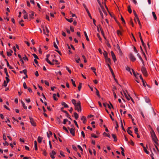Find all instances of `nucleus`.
Returning a JSON list of instances; mask_svg holds the SVG:
<instances>
[{
	"label": "nucleus",
	"instance_id": "obj_1",
	"mask_svg": "<svg viewBox=\"0 0 159 159\" xmlns=\"http://www.w3.org/2000/svg\"><path fill=\"white\" fill-rule=\"evenodd\" d=\"M152 133L151 134V136L152 139L156 145H158L159 144L157 142L158 140L155 134V133L153 130H152Z\"/></svg>",
	"mask_w": 159,
	"mask_h": 159
},
{
	"label": "nucleus",
	"instance_id": "obj_2",
	"mask_svg": "<svg viewBox=\"0 0 159 159\" xmlns=\"http://www.w3.org/2000/svg\"><path fill=\"white\" fill-rule=\"evenodd\" d=\"M75 110H76L78 111H81V106L80 101H78L76 104L75 105Z\"/></svg>",
	"mask_w": 159,
	"mask_h": 159
},
{
	"label": "nucleus",
	"instance_id": "obj_3",
	"mask_svg": "<svg viewBox=\"0 0 159 159\" xmlns=\"http://www.w3.org/2000/svg\"><path fill=\"white\" fill-rule=\"evenodd\" d=\"M141 70L143 75L145 76H147L148 74L146 68L144 66H142Z\"/></svg>",
	"mask_w": 159,
	"mask_h": 159
},
{
	"label": "nucleus",
	"instance_id": "obj_4",
	"mask_svg": "<svg viewBox=\"0 0 159 159\" xmlns=\"http://www.w3.org/2000/svg\"><path fill=\"white\" fill-rule=\"evenodd\" d=\"M71 126L72 128L70 129L69 127H68V128L69 129L70 132V133L73 136H74L75 135V129L73 128L74 127V126L73 125H71Z\"/></svg>",
	"mask_w": 159,
	"mask_h": 159
},
{
	"label": "nucleus",
	"instance_id": "obj_5",
	"mask_svg": "<svg viewBox=\"0 0 159 159\" xmlns=\"http://www.w3.org/2000/svg\"><path fill=\"white\" fill-rule=\"evenodd\" d=\"M43 28L44 34L48 35V34L49 33V31L47 27L45 26L44 27V26H43Z\"/></svg>",
	"mask_w": 159,
	"mask_h": 159
},
{
	"label": "nucleus",
	"instance_id": "obj_6",
	"mask_svg": "<svg viewBox=\"0 0 159 159\" xmlns=\"http://www.w3.org/2000/svg\"><path fill=\"white\" fill-rule=\"evenodd\" d=\"M129 58L130 60L133 62L136 60V58L134 55L132 53H130L129 54Z\"/></svg>",
	"mask_w": 159,
	"mask_h": 159
},
{
	"label": "nucleus",
	"instance_id": "obj_7",
	"mask_svg": "<svg viewBox=\"0 0 159 159\" xmlns=\"http://www.w3.org/2000/svg\"><path fill=\"white\" fill-rule=\"evenodd\" d=\"M56 154V152L54 150L52 151L50 153V156L51 158L53 159L55 158L54 155Z\"/></svg>",
	"mask_w": 159,
	"mask_h": 159
},
{
	"label": "nucleus",
	"instance_id": "obj_8",
	"mask_svg": "<svg viewBox=\"0 0 159 159\" xmlns=\"http://www.w3.org/2000/svg\"><path fill=\"white\" fill-rule=\"evenodd\" d=\"M30 120L31 124L34 126H36V124L34 120L33 119L31 118H30Z\"/></svg>",
	"mask_w": 159,
	"mask_h": 159
},
{
	"label": "nucleus",
	"instance_id": "obj_9",
	"mask_svg": "<svg viewBox=\"0 0 159 159\" xmlns=\"http://www.w3.org/2000/svg\"><path fill=\"white\" fill-rule=\"evenodd\" d=\"M131 128V127H128L127 129V132L132 137H134L133 135L132 134V131L130 130Z\"/></svg>",
	"mask_w": 159,
	"mask_h": 159
},
{
	"label": "nucleus",
	"instance_id": "obj_10",
	"mask_svg": "<svg viewBox=\"0 0 159 159\" xmlns=\"http://www.w3.org/2000/svg\"><path fill=\"white\" fill-rule=\"evenodd\" d=\"M111 56L112 57V59L114 62H115L116 61V57L112 51H111Z\"/></svg>",
	"mask_w": 159,
	"mask_h": 159
},
{
	"label": "nucleus",
	"instance_id": "obj_11",
	"mask_svg": "<svg viewBox=\"0 0 159 159\" xmlns=\"http://www.w3.org/2000/svg\"><path fill=\"white\" fill-rule=\"evenodd\" d=\"M81 120L83 121L84 124H85L86 122V119L85 117L84 116H82L81 118Z\"/></svg>",
	"mask_w": 159,
	"mask_h": 159
},
{
	"label": "nucleus",
	"instance_id": "obj_12",
	"mask_svg": "<svg viewBox=\"0 0 159 159\" xmlns=\"http://www.w3.org/2000/svg\"><path fill=\"white\" fill-rule=\"evenodd\" d=\"M30 14H29V16L30 17V18L31 19H34V12L31 11L30 12Z\"/></svg>",
	"mask_w": 159,
	"mask_h": 159
},
{
	"label": "nucleus",
	"instance_id": "obj_13",
	"mask_svg": "<svg viewBox=\"0 0 159 159\" xmlns=\"http://www.w3.org/2000/svg\"><path fill=\"white\" fill-rule=\"evenodd\" d=\"M107 66H108V67H109V70H110L111 73L112 74V76H113L114 77V76H115L114 74L113 70H112V69H111L110 64H107Z\"/></svg>",
	"mask_w": 159,
	"mask_h": 159
},
{
	"label": "nucleus",
	"instance_id": "obj_14",
	"mask_svg": "<svg viewBox=\"0 0 159 159\" xmlns=\"http://www.w3.org/2000/svg\"><path fill=\"white\" fill-rule=\"evenodd\" d=\"M132 70L134 76L137 79L138 77V76L139 75V74L138 73H136L133 69H132Z\"/></svg>",
	"mask_w": 159,
	"mask_h": 159
},
{
	"label": "nucleus",
	"instance_id": "obj_15",
	"mask_svg": "<svg viewBox=\"0 0 159 159\" xmlns=\"http://www.w3.org/2000/svg\"><path fill=\"white\" fill-rule=\"evenodd\" d=\"M106 62L107 63V65L111 63V61L110 58L107 57L105 59Z\"/></svg>",
	"mask_w": 159,
	"mask_h": 159
},
{
	"label": "nucleus",
	"instance_id": "obj_16",
	"mask_svg": "<svg viewBox=\"0 0 159 159\" xmlns=\"http://www.w3.org/2000/svg\"><path fill=\"white\" fill-rule=\"evenodd\" d=\"M112 136V138L114 139V141L115 142H116L117 141V139L116 138V136L115 134H111Z\"/></svg>",
	"mask_w": 159,
	"mask_h": 159
},
{
	"label": "nucleus",
	"instance_id": "obj_17",
	"mask_svg": "<svg viewBox=\"0 0 159 159\" xmlns=\"http://www.w3.org/2000/svg\"><path fill=\"white\" fill-rule=\"evenodd\" d=\"M61 104L65 108H68L69 107L64 102H61Z\"/></svg>",
	"mask_w": 159,
	"mask_h": 159
},
{
	"label": "nucleus",
	"instance_id": "obj_18",
	"mask_svg": "<svg viewBox=\"0 0 159 159\" xmlns=\"http://www.w3.org/2000/svg\"><path fill=\"white\" fill-rule=\"evenodd\" d=\"M43 139V138L42 137L40 136H39L38 138V141L39 143H41L42 140Z\"/></svg>",
	"mask_w": 159,
	"mask_h": 159
},
{
	"label": "nucleus",
	"instance_id": "obj_19",
	"mask_svg": "<svg viewBox=\"0 0 159 159\" xmlns=\"http://www.w3.org/2000/svg\"><path fill=\"white\" fill-rule=\"evenodd\" d=\"M46 61L49 64L51 65H54V63H53L51 62L48 59V58H46L45 59Z\"/></svg>",
	"mask_w": 159,
	"mask_h": 159
},
{
	"label": "nucleus",
	"instance_id": "obj_20",
	"mask_svg": "<svg viewBox=\"0 0 159 159\" xmlns=\"http://www.w3.org/2000/svg\"><path fill=\"white\" fill-rule=\"evenodd\" d=\"M95 90H96V93L98 97H100V95L99 92V91L96 88H95Z\"/></svg>",
	"mask_w": 159,
	"mask_h": 159
},
{
	"label": "nucleus",
	"instance_id": "obj_21",
	"mask_svg": "<svg viewBox=\"0 0 159 159\" xmlns=\"http://www.w3.org/2000/svg\"><path fill=\"white\" fill-rule=\"evenodd\" d=\"M109 103H110V105L108 104H107L108 107V108L110 109H111V108H113V107L112 105V104L111 103V102H109Z\"/></svg>",
	"mask_w": 159,
	"mask_h": 159
},
{
	"label": "nucleus",
	"instance_id": "obj_22",
	"mask_svg": "<svg viewBox=\"0 0 159 159\" xmlns=\"http://www.w3.org/2000/svg\"><path fill=\"white\" fill-rule=\"evenodd\" d=\"M74 116L75 118V119L76 120H77L79 117V116L78 114L76 112H75L74 113Z\"/></svg>",
	"mask_w": 159,
	"mask_h": 159
},
{
	"label": "nucleus",
	"instance_id": "obj_23",
	"mask_svg": "<svg viewBox=\"0 0 159 159\" xmlns=\"http://www.w3.org/2000/svg\"><path fill=\"white\" fill-rule=\"evenodd\" d=\"M140 40H141V41L142 42V44L143 45V46L145 48V49H146V45H145V44L143 40V39H140Z\"/></svg>",
	"mask_w": 159,
	"mask_h": 159
},
{
	"label": "nucleus",
	"instance_id": "obj_24",
	"mask_svg": "<svg viewBox=\"0 0 159 159\" xmlns=\"http://www.w3.org/2000/svg\"><path fill=\"white\" fill-rule=\"evenodd\" d=\"M144 98L145 100V101L147 103H149L150 102V100L149 99V98H148L147 97H144Z\"/></svg>",
	"mask_w": 159,
	"mask_h": 159
},
{
	"label": "nucleus",
	"instance_id": "obj_25",
	"mask_svg": "<svg viewBox=\"0 0 159 159\" xmlns=\"http://www.w3.org/2000/svg\"><path fill=\"white\" fill-rule=\"evenodd\" d=\"M84 35L85 36V38H86V40L88 41H89V38H88V37L87 36V33L86 32V31H84Z\"/></svg>",
	"mask_w": 159,
	"mask_h": 159
},
{
	"label": "nucleus",
	"instance_id": "obj_26",
	"mask_svg": "<svg viewBox=\"0 0 159 159\" xmlns=\"http://www.w3.org/2000/svg\"><path fill=\"white\" fill-rule=\"evenodd\" d=\"M116 33L119 36L122 35V32L120 30H117Z\"/></svg>",
	"mask_w": 159,
	"mask_h": 159
},
{
	"label": "nucleus",
	"instance_id": "obj_27",
	"mask_svg": "<svg viewBox=\"0 0 159 159\" xmlns=\"http://www.w3.org/2000/svg\"><path fill=\"white\" fill-rule=\"evenodd\" d=\"M43 154L45 156H46L47 155V153L46 152L45 149L42 150Z\"/></svg>",
	"mask_w": 159,
	"mask_h": 159
},
{
	"label": "nucleus",
	"instance_id": "obj_28",
	"mask_svg": "<svg viewBox=\"0 0 159 159\" xmlns=\"http://www.w3.org/2000/svg\"><path fill=\"white\" fill-rule=\"evenodd\" d=\"M103 55L104 56L105 59L108 57L107 53L106 51H104V53H103Z\"/></svg>",
	"mask_w": 159,
	"mask_h": 159
},
{
	"label": "nucleus",
	"instance_id": "obj_29",
	"mask_svg": "<svg viewBox=\"0 0 159 159\" xmlns=\"http://www.w3.org/2000/svg\"><path fill=\"white\" fill-rule=\"evenodd\" d=\"M82 87V84L81 83H80L78 86V88L79 91H80V89Z\"/></svg>",
	"mask_w": 159,
	"mask_h": 159
},
{
	"label": "nucleus",
	"instance_id": "obj_30",
	"mask_svg": "<svg viewBox=\"0 0 159 159\" xmlns=\"http://www.w3.org/2000/svg\"><path fill=\"white\" fill-rule=\"evenodd\" d=\"M152 16H153L154 19L155 20H156L157 19V17L155 13L154 12H152Z\"/></svg>",
	"mask_w": 159,
	"mask_h": 159
},
{
	"label": "nucleus",
	"instance_id": "obj_31",
	"mask_svg": "<svg viewBox=\"0 0 159 159\" xmlns=\"http://www.w3.org/2000/svg\"><path fill=\"white\" fill-rule=\"evenodd\" d=\"M125 98L128 100H129L131 97L129 94H127V95H125Z\"/></svg>",
	"mask_w": 159,
	"mask_h": 159
},
{
	"label": "nucleus",
	"instance_id": "obj_32",
	"mask_svg": "<svg viewBox=\"0 0 159 159\" xmlns=\"http://www.w3.org/2000/svg\"><path fill=\"white\" fill-rule=\"evenodd\" d=\"M143 150L147 154H148L149 153V152L147 151V148H146V147H143Z\"/></svg>",
	"mask_w": 159,
	"mask_h": 159
},
{
	"label": "nucleus",
	"instance_id": "obj_33",
	"mask_svg": "<svg viewBox=\"0 0 159 159\" xmlns=\"http://www.w3.org/2000/svg\"><path fill=\"white\" fill-rule=\"evenodd\" d=\"M86 11H87V13L88 14V16L90 17V18L91 19H92V17H91V14H90V13H89V11L88 9H86Z\"/></svg>",
	"mask_w": 159,
	"mask_h": 159
},
{
	"label": "nucleus",
	"instance_id": "obj_34",
	"mask_svg": "<svg viewBox=\"0 0 159 159\" xmlns=\"http://www.w3.org/2000/svg\"><path fill=\"white\" fill-rule=\"evenodd\" d=\"M53 98L54 100L55 101H57L58 100V99L57 98V95L56 94H53Z\"/></svg>",
	"mask_w": 159,
	"mask_h": 159
},
{
	"label": "nucleus",
	"instance_id": "obj_35",
	"mask_svg": "<svg viewBox=\"0 0 159 159\" xmlns=\"http://www.w3.org/2000/svg\"><path fill=\"white\" fill-rule=\"evenodd\" d=\"M71 81L72 82V84L73 85L75 86L76 87V85L75 83V81L73 80L72 79H71Z\"/></svg>",
	"mask_w": 159,
	"mask_h": 159
},
{
	"label": "nucleus",
	"instance_id": "obj_36",
	"mask_svg": "<svg viewBox=\"0 0 159 159\" xmlns=\"http://www.w3.org/2000/svg\"><path fill=\"white\" fill-rule=\"evenodd\" d=\"M77 147L81 151V153L82 154L83 152V150L82 148H81V147L80 145H78Z\"/></svg>",
	"mask_w": 159,
	"mask_h": 159
},
{
	"label": "nucleus",
	"instance_id": "obj_37",
	"mask_svg": "<svg viewBox=\"0 0 159 159\" xmlns=\"http://www.w3.org/2000/svg\"><path fill=\"white\" fill-rule=\"evenodd\" d=\"M71 102L74 105H75V104H77V103H76V101L74 99H72L71 100Z\"/></svg>",
	"mask_w": 159,
	"mask_h": 159
},
{
	"label": "nucleus",
	"instance_id": "obj_38",
	"mask_svg": "<svg viewBox=\"0 0 159 159\" xmlns=\"http://www.w3.org/2000/svg\"><path fill=\"white\" fill-rule=\"evenodd\" d=\"M53 43H54L53 45H54V47L56 49H58V47L57 46V45L56 44V43L55 42H54Z\"/></svg>",
	"mask_w": 159,
	"mask_h": 159
},
{
	"label": "nucleus",
	"instance_id": "obj_39",
	"mask_svg": "<svg viewBox=\"0 0 159 159\" xmlns=\"http://www.w3.org/2000/svg\"><path fill=\"white\" fill-rule=\"evenodd\" d=\"M7 82L5 80H4L2 86L4 87H6L7 86Z\"/></svg>",
	"mask_w": 159,
	"mask_h": 159
},
{
	"label": "nucleus",
	"instance_id": "obj_40",
	"mask_svg": "<svg viewBox=\"0 0 159 159\" xmlns=\"http://www.w3.org/2000/svg\"><path fill=\"white\" fill-rule=\"evenodd\" d=\"M23 22L24 20H20L19 21V23L22 26H24V24L23 23Z\"/></svg>",
	"mask_w": 159,
	"mask_h": 159
},
{
	"label": "nucleus",
	"instance_id": "obj_41",
	"mask_svg": "<svg viewBox=\"0 0 159 159\" xmlns=\"http://www.w3.org/2000/svg\"><path fill=\"white\" fill-rule=\"evenodd\" d=\"M137 56L139 57V58L143 62V60L141 57V56L139 54V53H138L137 54Z\"/></svg>",
	"mask_w": 159,
	"mask_h": 159
},
{
	"label": "nucleus",
	"instance_id": "obj_42",
	"mask_svg": "<svg viewBox=\"0 0 159 159\" xmlns=\"http://www.w3.org/2000/svg\"><path fill=\"white\" fill-rule=\"evenodd\" d=\"M120 121H121V126L122 127V129L124 131H125V130L123 126V124H122V120H120Z\"/></svg>",
	"mask_w": 159,
	"mask_h": 159
},
{
	"label": "nucleus",
	"instance_id": "obj_43",
	"mask_svg": "<svg viewBox=\"0 0 159 159\" xmlns=\"http://www.w3.org/2000/svg\"><path fill=\"white\" fill-rule=\"evenodd\" d=\"M103 135H106L107 136V137H108L109 138H110L111 137L109 134H107V133L106 132H104L103 133Z\"/></svg>",
	"mask_w": 159,
	"mask_h": 159
},
{
	"label": "nucleus",
	"instance_id": "obj_44",
	"mask_svg": "<svg viewBox=\"0 0 159 159\" xmlns=\"http://www.w3.org/2000/svg\"><path fill=\"white\" fill-rule=\"evenodd\" d=\"M126 69L128 71H129L130 74L132 75V73L130 71V69L129 67L127 66L126 68Z\"/></svg>",
	"mask_w": 159,
	"mask_h": 159
},
{
	"label": "nucleus",
	"instance_id": "obj_45",
	"mask_svg": "<svg viewBox=\"0 0 159 159\" xmlns=\"http://www.w3.org/2000/svg\"><path fill=\"white\" fill-rule=\"evenodd\" d=\"M23 87L25 89H27V87L26 86V84L25 82H24L23 84Z\"/></svg>",
	"mask_w": 159,
	"mask_h": 159
},
{
	"label": "nucleus",
	"instance_id": "obj_46",
	"mask_svg": "<svg viewBox=\"0 0 159 159\" xmlns=\"http://www.w3.org/2000/svg\"><path fill=\"white\" fill-rule=\"evenodd\" d=\"M63 129L65 130L67 133H69V131L68 130V129H67L66 128L65 126H63Z\"/></svg>",
	"mask_w": 159,
	"mask_h": 159
},
{
	"label": "nucleus",
	"instance_id": "obj_47",
	"mask_svg": "<svg viewBox=\"0 0 159 159\" xmlns=\"http://www.w3.org/2000/svg\"><path fill=\"white\" fill-rule=\"evenodd\" d=\"M91 135L92 137L94 138H97L98 137V136L95 135L94 134H92Z\"/></svg>",
	"mask_w": 159,
	"mask_h": 159
},
{
	"label": "nucleus",
	"instance_id": "obj_48",
	"mask_svg": "<svg viewBox=\"0 0 159 159\" xmlns=\"http://www.w3.org/2000/svg\"><path fill=\"white\" fill-rule=\"evenodd\" d=\"M32 55L34 57V58H35V59H39V58H38V57L37 56V55L33 53V54Z\"/></svg>",
	"mask_w": 159,
	"mask_h": 159
},
{
	"label": "nucleus",
	"instance_id": "obj_49",
	"mask_svg": "<svg viewBox=\"0 0 159 159\" xmlns=\"http://www.w3.org/2000/svg\"><path fill=\"white\" fill-rule=\"evenodd\" d=\"M134 133L135 134L138 133V129L137 128H135L134 129Z\"/></svg>",
	"mask_w": 159,
	"mask_h": 159
},
{
	"label": "nucleus",
	"instance_id": "obj_50",
	"mask_svg": "<svg viewBox=\"0 0 159 159\" xmlns=\"http://www.w3.org/2000/svg\"><path fill=\"white\" fill-rule=\"evenodd\" d=\"M118 52H119V54L120 56H122L123 53H122V51H121V49L118 50Z\"/></svg>",
	"mask_w": 159,
	"mask_h": 159
},
{
	"label": "nucleus",
	"instance_id": "obj_51",
	"mask_svg": "<svg viewBox=\"0 0 159 159\" xmlns=\"http://www.w3.org/2000/svg\"><path fill=\"white\" fill-rule=\"evenodd\" d=\"M66 70L68 71L69 73L71 74V70L69 69V68L67 66L66 67Z\"/></svg>",
	"mask_w": 159,
	"mask_h": 159
},
{
	"label": "nucleus",
	"instance_id": "obj_52",
	"mask_svg": "<svg viewBox=\"0 0 159 159\" xmlns=\"http://www.w3.org/2000/svg\"><path fill=\"white\" fill-rule=\"evenodd\" d=\"M135 21L136 23H137V22L139 24V25L140 27L141 28V25L140 23V20H135Z\"/></svg>",
	"mask_w": 159,
	"mask_h": 159
},
{
	"label": "nucleus",
	"instance_id": "obj_53",
	"mask_svg": "<svg viewBox=\"0 0 159 159\" xmlns=\"http://www.w3.org/2000/svg\"><path fill=\"white\" fill-rule=\"evenodd\" d=\"M68 121V120L67 119H65L64 120L63 123L64 124H66L67 121Z\"/></svg>",
	"mask_w": 159,
	"mask_h": 159
},
{
	"label": "nucleus",
	"instance_id": "obj_54",
	"mask_svg": "<svg viewBox=\"0 0 159 159\" xmlns=\"http://www.w3.org/2000/svg\"><path fill=\"white\" fill-rule=\"evenodd\" d=\"M128 11L130 13H131L132 10L131 9L130 7L129 6L128 7Z\"/></svg>",
	"mask_w": 159,
	"mask_h": 159
},
{
	"label": "nucleus",
	"instance_id": "obj_55",
	"mask_svg": "<svg viewBox=\"0 0 159 159\" xmlns=\"http://www.w3.org/2000/svg\"><path fill=\"white\" fill-rule=\"evenodd\" d=\"M3 144L5 146L6 145L8 146L9 145V143L7 141H5V142H4L3 143Z\"/></svg>",
	"mask_w": 159,
	"mask_h": 159
},
{
	"label": "nucleus",
	"instance_id": "obj_56",
	"mask_svg": "<svg viewBox=\"0 0 159 159\" xmlns=\"http://www.w3.org/2000/svg\"><path fill=\"white\" fill-rule=\"evenodd\" d=\"M3 139L6 141L7 140V138L5 134H3Z\"/></svg>",
	"mask_w": 159,
	"mask_h": 159
},
{
	"label": "nucleus",
	"instance_id": "obj_57",
	"mask_svg": "<svg viewBox=\"0 0 159 159\" xmlns=\"http://www.w3.org/2000/svg\"><path fill=\"white\" fill-rule=\"evenodd\" d=\"M60 153L61 155V156H62L63 157H64L65 156V155L64 154V153L62 151H60Z\"/></svg>",
	"mask_w": 159,
	"mask_h": 159
},
{
	"label": "nucleus",
	"instance_id": "obj_58",
	"mask_svg": "<svg viewBox=\"0 0 159 159\" xmlns=\"http://www.w3.org/2000/svg\"><path fill=\"white\" fill-rule=\"evenodd\" d=\"M7 55L8 56H11L12 55V54L11 53L9 52H7Z\"/></svg>",
	"mask_w": 159,
	"mask_h": 159
},
{
	"label": "nucleus",
	"instance_id": "obj_59",
	"mask_svg": "<svg viewBox=\"0 0 159 159\" xmlns=\"http://www.w3.org/2000/svg\"><path fill=\"white\" fill-rule=\"evenodd\" d=\"M27 70L26 69H24L22 70L23 73L25 75H26L27 74Z\"/></svg>",
	"mask_w": 159,
	"mask_h": 159
},
{
	"label": "nucleus",
	"instance_id": "obj_60",
	"mask_svg": "<svg viewBox=\"0 0 159 159\" xmlns=\"http://www.w3.org/2000/svg\"><path fill=\"white\" fill-rule=\"evenodd\" d=\"M22 105L24 108L26 110L27 109V106L25 105V103H23V104Z\"/></svg>",
	"mask_w": 159,
	"mask_h": 159
},
{
	"label": "nucleus",
	"instance_id": "obj_61",
	"mask_svg": "<svg viewBox=\"0 0 159 159\" xmlns=\"http://www.w3.org/2000/svg\"><path fill=\"white\" fill-rule=\"evenodd\" d=\"M81 134L82 136H83V137L84 138L85 137V135L84 132H83V131H82L81 132Z\"/></svg>",
	"mask_w": 159,
	"mask_h": 159
},
{
	"label": "nucleus",
	"instance_id": "obj_62",
	"mask_svg": "<svg viewBox=\"0 0 159 159\" xmlns=\"http://www.w3.org/2000/svg\"><path fill=\"white\" fill-rule=\"evenodd\" d=\"M23 59L24 60H27V61H28V58L25 55V57H23Z\"/></svg>",
	"mask_w": 159,
	"mask_h": 159
},
{
	"label": "nucleus",
	"instance_id": "obj_63",
	"mask_svg": "<svg viewBox=\"0 0 159 159\" xmlns=\"http://www.w3.org/2000/svg\"><path fill=\"white\" fill-rule=\"evenodd\" d=\"M44 83L46 85H47L49 86V83L48 81H47V80H45L44 81Z\"/></svg>",
	"mask_w": 159,
	"mask_h": 159
},
{
	"label": "nucleus",
	"instance_id": "obj_64",
	"mask_svg": "<svg viewBox=\"0 0 159 159\" xmlns=\"http://www.w3.org/2000/svg\"><path fill=\"white\" fill-rule=\"evenodd\" d=\"M72 148L75 151H77V149L75 145H72Z\"/></svg>",
	"mask_w": 159,
	"mask_h": 159
}]
</instances>
